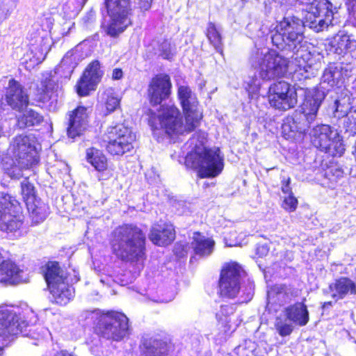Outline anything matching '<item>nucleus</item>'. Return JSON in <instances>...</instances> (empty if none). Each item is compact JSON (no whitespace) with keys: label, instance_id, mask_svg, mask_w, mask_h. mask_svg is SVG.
I'll use <instances>...</instances> for the list:
<instances>
[{"label":"nucleus","instance_id":"nucleus-1","mask_svg":"<svg viewBox=\"0 0 356 356\" xmlns=\"http://www.w3.org/2000/svg\"><path fill=\"white\" fill-rule=\"evenodd\" d=\"M270 22L254 20L246 26V30L254 42L251 49L248 62L255 72L248 75L245 81V88L249 97L253 99L260 89L261 81H270L282 78L288 71L289 60L276 51L264 46L268 35L271 33V38L275 31L277 25L273 30Z\"/></svg>","mask_w":356,"mask_h":356},{"label":"nucleus","instance_id":"nucleus-2","mask_svg":"<svg viewBox=\"0 0 356 356\" xmlns=\"http://www.w3.org/2000/svg\"><path fill=\"white\" fill-rule=\"evenodd\" d=\"M178 97L185 115V123L179 110L174 104L160 105L156 112L149 111V124L155 136H169L188 134L195 129L202 118L198 111L197 97L187 86H181Z\"/></svg>","mask_w":356,"mask_h":356},{"label":"nucleus","instance_id":"nucleus-3","mask_svg":"<svg viewBox=\"0 0 356 356\" xmlns=\"http://www.w3.org/2000/svg\"><path fill=\"white\" fill-rule=\"evenodd\" d=\"M304 31L302 19L293 15L284 17L277 21L272 44L280 51H285L291 63L298 68L295 74H301L308 79L314 72L312 55L306 47Z\"/></svg>","mask_w":356,"mask_h":356},{"label":"nucleus","instance_id":"nucleus-4","mask_svg":"<svg viewBox=\"0 0 356 356\" xmlns=\"http://www.w3.org/2000/svg\"><path fill=\"white\" fill-rule=\"evenodd\" d=\"M112 252L122 261L142 266L146 259V234L134 224L116 227L110 241Z\"/></svg>","mask_w":356,"mask_h":356},{"label":"nucleus","instance_id":"nucleus-5","mask_svg":"<svg viewBox=\"0 0 356 356\" xmlns=\"http://www.w3.org/2000/svg\"><path fill=\"white\" fill-rule=\"evenodd\" d=\"M47 332L42 327L29 325L24 316H22L19 307L0 305V338L2 346H7L19 334L33 339V344L39 345Z\"/></svg>","mask_w":356,"mask_h":356},{"label":"nucleus","instance_id":"nucleus-6","mask_svg":"<svg viewBox=\"0 0 356 356\" xmlns=\"http://www.w3.org/2000/svg\"><path fill=\"white\" fill-rule=\"evenodd\" d=\"M245 275V271L237 263L227 264L221 270L219 280L220 296L234 298L238 295L241 302L250 301L254 296V285L250 280L241 285V280Z\"/></svg>","mask_w":356,"mask_h":356},{"label":"nucleus","instance_id":"nucleus-7","mask_svg":"<svg viewBox=\"0 0 356 356\" xmlns=\"http://www.w3.org/2000/svg\"><path fill=\"white\" fill-rule=\"evenodd\" d=\"M186 163L197 170L201 178L215 177L222 172L224 167L223 155L218 147H204L200 152L195 149L194 152L188 154Z\"/></svg>","mask_w":356,"mask_h":356},{"label":"nucleus","instance_id":"nucleus-8","mask_svg":"<svg viewBox=\"0 0 356 356\" xmlns=\"http://www.w3.org/2000/svg\"><path fill=\"white\" fill-rule=\"evenodd\" d=\"M302 4L308 7L304 26L314 31H323L332 24L334 12L332 4L328 0H300Z\"/></svg>","mask_w":356,"mask_h":356},{"label":"nucleus","instance_id":"nucleus-9","mask_svg":"<svg viewBox=\"0 0 356 356\" xmlns=\"http://www.w3.org/2000/svg\"><path fill=\"white\" fill-rule=\"evenodd\" d=\"M96 331L102 338L119 341L128 337L131 330L129 319L124 314L111 312L100 317Z\"/></svg>","mask_w":356,"mask_h":356},{"label":"nucleus","instance_id":"nucleus-10","mask_svg":"<svg viewBox=\"0 0 356 356\" xmlns=\"http://www.w3.org/2000/svg\"><path fill=\"white\" fill-rule=\"evenodd\" d=\"M309 135L313 145L321 152L332 156H340L344 152L345 148L341 136L330 126L317 125L312 129Z\"/></svg>","mask_w":356,"mask_h":356},{"label":"nucleus","instance_id":"nucleus-11","mask_svg":"<svg viewBox=\"0 0 356 356\" xmlns=\"http://www.w3.org/2000/svg\"><path fill=\"white\" fill-rule=\"evenodd\" d=\"M111 22L106 28V33L115 37L122 33L131 24L130 0H105Z\"/></svg>","mask_w":356,"mask_h":356},{"label":"nucleus","instance_id":"nucleus-12","mask_svg":"<svg viewBox=\"0 0 356 356\" xmlns=\"http://www.w3.org/2000/svg\"><path fill=\"white\" fill-rule=\"evenodd\" d=\"M9 152L13 159L22 168H29L38 163L35 140L31 136H15L10 143Z\"/></svg>","mask_w":356,"mask_h":356},{"label":"nucleus","instance_id":"nucleus-13","mask_svg":"<svg viewBox=\"0 0 356 356\" xmlns=\"http://www.w3.org/2000/svg\"><path fill=\"white\" fill-rule=\"evenodd\" d=\"M22 225L20 207L15 197L0 192V230L15 232Z\"/></svg>","mask_w":356,"mask_h":356},{"label":"nucleus","instance_id":"nucleus-14","mask_svg":"<svg viewBox=\"0 0 356 356\" xmlns=\"http://www.w3.org/2000/svg\"><path fill=\"white\" fill-rule=\"evenodd\" d=\"M106 149L113 155H122L133 149L136 135L123 124L109 127L106 135Z\"/></svg>","mask_w":356,"mask_h":356},{"label":"nucleus","instance_id":"nucleus-15","mask_svg":"<svg viewBox=\"0 0 356 356\" xmlns=\"http://www.w3.org/2000/svg\"><path fill=\"white\" fill-rule=\"evenodd\" d=\"M325 93L320 89H314L306 95L302 111H296L299 133L303 134L316 119L319 107L325 99Z\"/></svg>","mask_w":356,"mask_h":356},{"label":"nucleus","instance_id":"nucleus-16","mask_svg":"<svg viewBox=\"0 0 356 356\" xmlns=\"http://www.w3.org/2000/svg\"><path fill=\"white\" fill-rule=\"evenodd\" d=\"M172 87L170 78L167 74H160L152 78L149 82L147 95L152 106H158L168 98Z\"/></svg>","mask_w":356,"mask_h":356},{"label":"nucleus","instance_id":"nucleus-17","mask_svg":"<svg viewBox=\"0 0 356 356\" xmlns=\"http://www.w3.org/2000/svg\"><path fill=\"white\" fill-rule=\"evenodd\" d=\"M103 72L98 60L92 61L86 69L83 76L76 85V92L80 96H87L95 90L100 82Z\"/></svg>","mask_w":356,"mask_h":356},{"label":"nucleus","instance_id":"nucleus-18","mask_svg":"<svg viewBox=\"0 0 356 356\" xmlns=\"http://www.w3.org/2000/svg\"><path fill=\"white\" fill-rule=\"evenodd\" d=\"M6 101L13 109L21 111L28 106L29 97L25 88L11 79L6 88Z\"/></svg>","mask_w":356,"mask_h":356},{"label":"nucleus","instance_id":"nucleus-19","mask_svg":"<svg viewBox=\"0 0 356 356\" xmlns=\"http://www.w3.org/2000/svg\"><path fill=\"white\" fill-rule=\"evenodd\" d=\"M87 108L78 106L69 114L67 135L71 138L81 135L88 124Z\"/></svg>","mask_w":356,"mask_h":356},{"label":"nucleus","instance_id":"nucleus-20","mask_svg":"<svg viewBox=\"0 0 356 356\" xmlns=\"http://www.w3.org/2000/svg\"><path fill=\"white\" fill-rule=\"evenodd\" d=\"M140 348L141 356H165L169 350V344L159 337L145 335Z\"/></svg>","mask_w":356,"mask_h":356},{"label":"nucleus","instance_id":"nucleus-21","mask_svg":"<svg viewBox=\"0 0 356 356\" xmlns=\"http://www.w3.org/2000/svg\"><path fill=\"white\" fill-rule=\"evenodd\" d=\"M24 274V271L10 260H3L0 264V283L14 285L26 282Z\"/></svg>","mask_w":356,"mask_h":356},{"label":"nucleus","instance_id":"nucleus-22","mask_svg":"<svg viewBox=\"0 0 356 356\" xmlns=\"http://www.w3.org/2000/svg\"><path fill=\"white\" fill-rule=\"evenodd\" d=\"M175 238V232L172 225L168 223L154 224L149 234V240L159 246L170 244Z\"/></svg>","mask_w":356,"mask_h":356},{"label":"nucleus","instance_id":"nucleus-23","mask_svg":"<svg viewBox=\"0 0 356 356\" xmlns=\"http://www.w3.org/2000/svg\"><path fill=\"white\" fill-rule=\"evenodd\" d=\"M330 44L334 52L338 55H343L356 50V40L352 35L343 31H339L332 38Z\"/></svg>","mask_w":356,"mask_h":356},{"label":"nucleus","instance_id":"nucleus-24","mask_svg":"<svg viewBox=\"0 0 356 356\" xmlns=\"http://www.w3.org/2000/svg\"><path fill=\"white\" fill-rule=\"evenodd\" d=\"M331 296L336 300H341L348 295L356 294V284L348 277H340L330 284Z\"/></svg>","mask_w":356,"mask_h":356},{"label":"nucleus","instance_id":"nucleus-25","mask_svg":"<svg viewBox=\"0 0 356 356\" xmlns=\"http://www.w3.org/2000/svg\"><path fill=\"white\" fill-rule=\"evenodd\" d=\"M270 106L276 109L286 111L296 106L298 103L296 90H291V93L281 92L268 95Z\"/></svg>","mask_w":356,"mask_h":356},{"label":"nucleus","instance_id":"nucleus-26","mask_svg":"<svg viewBox=\"0 0 356 356\" xmlns=\"http://www.w3.org/2000/svg\"><path fill=\"white\" fill-rule=\"evenodd\" d=\"M48 287L54 301L58 305H65L74 297V290L69 285L67 280Z\"/></svg>","mask_w":356,"mask_h":356},{"label":"nucleus","instance_id":"nucleus-27","mask_svg":"<svg viewBox=\"0 0 356 356\" xmlns=\"http://www.w3.org/2000/svg\"><path fill=\"white\" fill-rule=\"evenodd\" d=\"M294 324L299 326L305 325L309 320V312L303 302H296L284 309L282 312Z\"/></svg>","mask_w":356,"mask_h":356},{"label":"nucleus","instance_id":"nucleus-28","mask_svg":"<svg viewBox=\"0 0 356 356\" xmlns=\"http://www.w3.org/2000/svg\"><path fill=\"white\" fill-rule=\"evenodd\" d=\"M41 87L43 92L40 99L42 102H47L50 99H56L60 92V88L58 83L57 78L55 75L51 73H46L43 74V78L41 81Z\"/></svg>","mask_w":356,"mask_h":356},{"label":"nucleus","instance_id":"nucleus-29","mask_svg":"<svg viewBox=\"0 0 356 356\" xmlns=\"http://www.w3.org/2000/svg\"><path fill=\"white\" fill-rule=\"evenodd\" d=\"M215 242L199 232H195L191 246L195 255L199 257H208L213 250Z\"/></svg>","mask_w":356,"mask_h":356},{"label":"nucleus","instance_id":"nucleus-30","mask_svg":"<svg viewBox=\"0 0 356 356\" xmlns=\"http://www.w3.org/2000/svg\"><path fill=\"white\" fill-rule=\"evenodd\" d=\"M44 277L48 286L67 280V273L56 261H49L46 264Z\"/></svg>","mask_w":356,"mask_h":356},{"label":"nucleus","instance_id":"nucleus-31","mask_svg":"<svg viewBox=\"0 0 356 356\" xmlns=\"http://www.w3.org/2000/svg\"><path fill=\"white\" fill-rule=\"evenodd\" d=\"M43 116L36 111L29 108L17 117V125L19 129H25L40 124Z\"/></svg>","mask_w":356,"mask_h":356},{"label":"nucleus","instance_id":"nucleus-32","mask_svg":"<svg viewBox=\"0 0 356 356\" xmlns=\"http://www.w3.org/2000/svg\"><path fill=\"white\" fill-rule=\"evenodd\" d=\"M26 207L31 215L33 220L38 223L43 221L49 214V207L40 199L27 203Z\"/></svg>","mask_w":356,"mask_h":356},{"label":"nucleus","instance_id":"nucleus-33","mask_svg":"<svg viewBox=\"0 0 356 356\" xmlns=\"http://www.w3.org/2000/svg\"><path fill=\"white\" fill-rule=\"evenodd\" d=\"M4 156V152H0V163L6 173L12 179L22 177L23 176L22 169H26L27 168L19 166L15 160Z\"/></svg>","mask_w":356,"mask_h":356},{"label":"nucleus","instance_id":"nucleus-34","mask_svg":"<svg viewBox=\"0 0 356 356\" xmlns=\"http://www.w3.org/2000/svg\"><path fill=\"white\" fill-rule=\"evenodd\" d=\"M86 159L98 171H103L107 168L105 155L97 148L90 147L86 149Z\"/></svg>","mask_w":356,"mask_h":356},{"label":"nucleus","instance_id":"nucleus-35","mask_svg":"<svg viewBox=\"0 0 356 356\" xmlns=\"http://www.w3.org/2000/svg\"><path fill=\"white\" fill-rule=\"evenodd\" d=\"M342 79L341 68L334 65L328 66L323 72L321 80L322 83H327L330 86L333 87L340 83Z\"/></svg>","mask_w":356,"mask_h":356},{"label":"nucleus","instance_id":"nucleus-36","mask_svg":"<svg viewBox=\"0 0 356 356\" xmlns=\"http://www.w3.org/2000/svg\"><path fill=\"white\" fill-rule=\"evenodd\" d=\"M102 101L104 102L107 113H111L120 107V99L118 95L112 89L108 88L102 94Z\"/></svg>","mask_w":356,"mask_h":356},{"label":"nucleus","instance_id":"nucleus-37","mask_svg":"<svg viewBox=\"0 0 356 356\" xmlns=\"http://www.w3.org/2000/svg\"><path fill=\"white\" fill-rule=\"evenodd\" d=\"M207 36L217 52L222 54V37L220 29L213 22H209L207 29Z\"/></svg>","mask_w":356,"mask_h":356},{"label":"nucleus","instance_id":"nucleus-38","mask_svg":"<svg viewBox=\"0 0 356 356\" xmlns=\"http://www.w3.org/2000/svg\"><path fill=\"white\" fill-rule=\"evenodd\" d=\"M235 308L233 305H225L220 307V311L216 314V318L220 323L224 326V332L227 333L231 330V316L234 314Z\"/></svg>","mask_w":356,"mask_h":356},{"label":"nucleus","instance_id":"nucleus-39","mask_svg":"<svg viewBox=\"0 0 356 356\" xmlns=\"http://www.w3.org/2000/svg\"><path fill=\"white\" fill-rule=\"evenodd\" d=\"M293 323L288 317L285 316L284 314L282 313L276 318L275 325L278 333L282 337H286L292 332L293 330Z\"/></svg>","mask_w":356,"mask_h":356},{"label":"nucleus","instance_id":"nucleus-40","mask_svg":"<svg viewBox=\"0 0 356 356\" xmlns=\"http://www.w3.org/2000/svg\"><path fill=\"white\" fill-rule=\"evenodd\" d=\"M350 104V97L336 99L334 102V111L333 112L334 117L340 119L346 116L348 118V113L351 108Z\"/></svg>","mask_w":356,"mask_h":356},{"label":"nucleus","instance_id":"nucleus-41","mask_svg":"<svg viewBox=\"0 0 356 356\" xmlns=\"http://www.w3.org/2000/svg\"><path fill=\"white\" fill-rule=\"evenodd\" d=\"M298 121L296 120V111L293 115L287 116L282 124V132L289 137L293 136L296 133H299L298 125Z\"/></svg>","mask_w":356,"mask_h":356},{"label":"nucleus","instance_id":"nucleus-42","mask_svg":"<svg viewBox=\"0 0 356 356\" xmlns=\"http://www.w3.org/2000/svg\"><path fill=\"white\" fill-rule=\"evenodd\" d=\"M86 1L82 0L81 3H78L76 0H67L63 6V10L65 16L69 18L75 17Z\"/></svg>","mask_w":356,"mask_h":356},{"label":"nucleus","instance_id":"nucleus-43","mask_svg":"<svg viewBox=\"0 0 356 356\" xmlns=\"http://www.w3.org/2000/svg\"><path fill=\"white\" fill-rule=\"evenodd\" d=\"M21 188L22 195L26 204H27V203H30V202H33V200L37 199L35 195L34 186L29 182L28 179L25 178L22 181Z\"/></svg>","mask_w":356,"mask_h":356},{"label":"nucleus","instance_id":"nucleus-44","mask_svg":"<svg viewBox=\"0 0 356 356\" xmlns=\"http://www.w3.org/2000/svg\"><path fill=\"white\" fill-rule=\"evenodd\" d=\"M79 62V56L76 54H73L72 52H67L65 56L63 57L61 61V67L64 68V70H67L69 72V76L71 75L74 68L78 65Z\"/></svg>","mask_w":356,"mask_h":356},{"label":"nucleus","instance_id":"nucleus-45","mask_svg":"<svg viewBox=\"0 0 356 356\" xmlns=\"http://www.w3.org/2000/svg\"><path fill=\"white\" fill-rule=\"evenodd\" d=\"M276 295L277 300L280 305L284 304L289 300L290 292L286 285H277L268 293V296Z\"/></svg>","mask_w":356,"mask_h":356},{"label":"nucleus","instance_id":"nucleus-46","mask_svg":"<svg viewBox=\"0 0 356 356\" xmlns=\"http://www.w3.org/2000/svg\"><path fill=\"white\" fill-rule=\"evenodd\" d=\"M257 348V345L251 340H245L235 348V353L238 356H251Z\"/></svg>","mask_w":356,"mask_h":356},{"label":"nucleus","instance_id":"nucleus-47","mask_svg":"<svg viewBox=\"0 0 356 356\" xmlns=\"http://www.w3.org/2000/svg\"><path fill=\"white\" fill-rule=\"evenodd\" d=\"M291 90H296V88L286 81H279L269 87L268 95H275L276 93L281 92H288L289 94L291 93Z\"/></svg>","mask_w":356,"mask_h":356},{"label":"nucleus","instance_id":"nucleus-48","mask_svg":"<svg viewBox=\"0 0 356 356\" xmlns=\"http://www.w3.org/2000/svg\"><path fill=\"white\" fill-rule=\"evenodd\" d=\"M17 0H1V10L3 19H6L16 7Z\"/></svg>","mask_w":356,"mask_h":356},{"label":"nucleus","instance_id":"nucleus-49","mask_svg":"<svg viewBox=\"0 0 356 356\" xmlns=\"http://www.w3.org/2000/svg\"><path fill=\"white\" fill-rule=\"evenodd\" d=\"M298 204L297 199L293 195L284 197L282 207L289 212L294 211Z\"/></svg>","mask_w":356,"mask_h":356},{"label":"nucleus","instance_id":"nucleus-50","mask_svg":"<svg viewBox=\"0 0 356 356\" xmlns=\"http://www.w3.org/2000/svg\"><path fill=\"white\" fill-rule=\"evenodd\" d=\"M343 170L337 166H331L325 171V176L330 180L335 181L343 177Z\"/></svg>","mask_w":356,"mask_h":356},{"label":"nucleus","instance_id":"nucleus-51","mask_svg":"<svg viewBox=\"0 0 356 356\" xmlns=\"http://www.w3.org/2000/svg\"><path fill=\"white\" fill-rule=\"evenodd\" d=\"M346 126L348 129L356 130V106L350 109Z\"/></svg>","mask_w":356,"mask_h":356},{"label":"nucleus","instance_id":"nucleus-52","mask_svg":"<svg viewBox=\"0 0 356 356\" xmlns=\"http://www.w3.org/2000/svg\"><path fill=\"white\" fill-rule=\"evenodd\" d=\"M161 56L165 59H170L172 57L171 45L168 41L163 42L160 46Z\"/></svg>","mask_w":356,"mask_h":356},{"label":"nucleus","instance_id":"nucleus-53","mask_svg":"<svg viewBox=\"0 0 356 356\" xmlns=\"http://www.w3.org/2000/svg\"><path fill=\"white\" fill-rule=\"evenodd\" d=\"M346 5L350 17L355 21L356 25V0H348Z\"/></svg>","mask_w":356,"mask_h":356},{"label":"nucleus","instance_id":"nucleus-54","mask_svg":"<svg viewBox=\"0 0 356 356\" xmlns=\"http://www.w3.org/2000/svg\"><path fill=\"white\" fill-rule=\"evenodd\" d=\"M290 182H291V179L289 177H288L287 179H283L282 180V187H281V189H282V191L284 194L286 195V196H288V195H293V193H292V191H291V188L290 186Z\"/></svg>","mask_w":356,"mask_h":356},{"label":"nucleus","instance_id":"nucleus-55","mask_svg":"<svg viewBox=\"0 0 356 356\" xmlns=\"http://www.w3.org/2000/svg\"><path fill=\"white\" fill-rule=\"evenodd\" d=\"M268 251H269V249H268L267 245H265V244L259 245L256 249V253L260 257L266 256L268 254Z\"/></svg>","mask_w":356,"mask_h":356},{"label":"nucleus","instance_id":"nucleus-56","mask_svg":"<svg viewBox=\"0 0 356 356\" xmlns=\"http://www.w3.org/2000/svg\"><path fill=\"white\" fill-rule=\"evenodd\" d=\"M152 0H139V5L141 9L147 10L152 4Z\"/></svg>","mask_w":356,"mask_h":356},{"label":"nucleus","instance_id":"nucleus-57","mask_svg":"<svg viewBox=\"0 0 356 356\" xmlns=\"http://www.w3.org/2000/svg\"><path fill=\"white\" fill-rule=\"evenodd\" d=\"M123 76V72L120 68H115L113 70L112 79L114 80H119Z\"/></svg>","mask_w":356,"mask_h":356},{"label":"nucleus","instance_id":"nucleus-58","mask_svg":"<svg viewBox=\"0 0 356 356\" xmlns=\"http://www.w3.org/2000/svg\"><path fill=\"white\" fill-rule=\"evenodd\" d=\"M275 2H277L281 5H292L296 3L298 0H273Z\"/></svg>","mask_w":356,"mask_h":356},{"label":"nucleus","instance_id":"nucleus-59","mask_svg":"<svg viewBox=\"0 0 356 356\" xmlns=\"http://www.w3.org/2000/svg\"><path fill=\"white\" fill-rule=\"evenodd\" d=\"M53 356H74V355H72L70 353H68L67 351L62 350L58 353H56Z\"/></svg>","mask_w":356,"mask_h":356},{"label":"nucleus","instance_id":"nucleus-60","mask_svg":"<svg viewBox=\"0 0 356 356\" xmlns=\"http://www.w3.org/2000/svg\"><path fill=\"white\" fill-rule=\"evenodd\" d=\"M198 138H199L200 144V145L203 144L204 140L205 139V134L204 133L200 134L198 135Z\"/></svg>","mask_w":356,"mask_h":356},{"label":"nucleus","instance_id":"nucleus-61","mask_svg":"<svg viewBox=\"0 0 356 356\" xmlns=\"http://www.w3.org/2000/svg\"><path fill=\"white\" fill-rule=\"evenodd\" d=\"M197 356H212V353L210 350H207L203 353L199 354Z\"/></svg>","mask_w":356,"mask_h":356},{"label":"nucleus","instance_id":"nucleus-62","mask_svg":"<svg viewBox=\"0 0 356 356\" xmlns=\"http://www.w3.org/2000/svg\"><path fill=\"white\" fill-rule=\"evenodd\" d=\"M330 306H332V302H324V304L323 305V309H325V308L330 307Z\"/></svg>","mask_w":356,"mask_h":356},{"label":"nucleus","instance_id":"nucleus-63","mask_svg":"<svg viewBox=\"0 0 356 356\" xmlns=\"http://www.w3.org/2000/svg\"><path fill=\"white\" fill-rule=\"evenodd\" d=\"M3 355V348L0 346V356H2Z\"/></svg>","mask_w":356,"mask_h":356},{"label":"nucleus","instance_id":"nucleus-64","mask_svg":"<svg viewBox=\"0 0 356 356\" xmlns=\"http://www.w3.org/2000/svg\"><path fill=\"white\" fill-rule=\"evenodd\" d=\"M355 342H356V341H355Z\"/></svg>","mask_w":356,"mask_h":356}]
</instances>
